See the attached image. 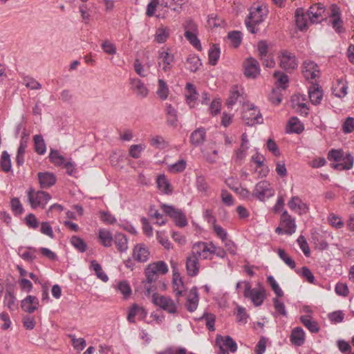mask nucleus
<instances>
[{"label": "nucleus", "mask_w": 354, "mask_h": 354, "mask_svg": "<svg viewBox=\"0 0 354 354\" xmlns=\"http://www.w3.org/2000/svg\"><path fill=\"white\" fill-rule=\"evenodd\" d=\"M328 159L334 161L333 167L337 170H348L353 167L354 157L342 149H332L328 153Z\"/></svg>", "instance_id": "f257e3e1"}, {"label": "nucleus", "mask_w": 354, "mask_h": 354, "mask_svg": "<svg viewBox=\"0 0 354 354\" xmlns=\"http://www.w3.org/2000/svg\"><path fill=\"white\" fill-rule=\"evenodd\" d=\"M266 15L267 10L266 7L258 6L252 8L250 16L245 20V25L248 31L253 34L255 33L257 30L255 26L263 21Z\"/></svg>", "instance_id": "f03ea898"}, {"label": "nucleus", "mask_w": 354, "mask_h": 354, "mask_svg": "<svg viewBox=\"0 0 354 354\" xmlns=\"http://www.w3.org/2000/svg\"><path fill=\"white\" fill-rule=\"evenodd\" d=\"M168 266L163 261H158L150 263L145 269V276L148 283L156 281L160 274H165L168 272Z\"/></svg>", "instance_id": "7ed1b4c3"}, {"label": "nucleus", "mask_w": 354, "mask_h": 354, "mask_svg": "<svg viewBox=\"0 0 354 354\" xmlns=\"http://www.w3.org/2000/svg\"><path fill=\"white\" fill-rule=\"evenodd\" d=\"M275 194V190L272 184L266 180L259 181L256 184L252 194L260 201H265L272 197Z\"/></svg>", "instance_id": "20e7f679"}, {"label": "nucleus", "mask_w": 354, "mask_h": 354, "mask_svg": "<svg viewBox=\"0 0 354 354\" xmlns=\"http://www.w3.org/2000/svg\"><path fill=\"white\" fill-rule=\"evenodd\" d=\"M245 290L243 295L245 298H250L255 306H260L266 297L263 287L252 288L250 282L244 283Z\"/></svg>", "instance_id": "39448f33"}, {"label": "nucleus", "mask_w": 354, "mask_h": 354, "mask_svg": "<svg viewBox=\"0 0 354 354\" xmlns=\"http://www.w3.org/2000/svg\"><path fill=\"white\" fill-rule=\"evenodd\" d=\"M243 120L248 126H253L263 122V117L259 109L252 104H246L244 106Z\"/></svg>", "instance_id": "423d86ee"}, {"label": "nucleus", "mask_w": 354, "mask_h": 354, "mask_svg": "<svg viewBox=\"0 0 354 354\" xmlns=\"http://www.w3.org/2000/svg\"><path fill=\"white\" fill-rule=\"evenodd\" d=\"M152 302L168 313L174 314L176 313L177 306L176 303L167 296L154 293L152 295Z\"/></svg>", "instance_id": "0eeeda50"}, {"label": "nucleus", "mask_w": 354, "mask_h": 354, "mask_svg": "<svg viewBox=\"0 0 354 354\" xmlns=\"http://www.w3.org/2000/svg\"><path fill=\"white\" fill-rule=\"evenodd\" d=\"M28 198L32 208L35 209L37 207L44 208L47 203L50 200V195L44 191L35 192L30 190L28 192Z\"/></svg>", "instance_id": "6e6552de"}, {"label": "nucleus", "mask_w": 354, "mask_h": 354, "mask_svg": "<svg viewBox=\"0 0 354 354\" xmlns=\"http://www.w3.org/2000/svg\"><path fill=\"white\" fill-rule=\"evenodd\" d=\"M158 64L164 72L170 71L174 64V55L169 49L161 48L158 51Z\"/></svg>", "instance_id": "1a4fd4ad"}, {"label": "nucleus", "mask_w": 354, "mask_h": 354, "mask_svg": "<svg viewBox=\"0 0 354 354\" xmlns=\"http://www.w3.org/2000/svg\"><path fill=\"white\" fill-rule=\"evenodd\" d=\"M279 65L286 70H294L298 66V62L294 53L288 50H282L279 54Z\"/></svg>", "instance_id": "9d476101"}, {"label": "nucleus", "mask_w": 354, "mask_h": 354, "mask_svg": "<svg viewBox=\"0 0 354 354\" xmlns=\"http://www.w3.org/2000/svg\"><path fill=\"white\" fill-rule=\"evenodd\" d=\"M211 242H197L194 244L192 253L199 259H207L212 258Z\"/></svg>", "instance_id": "9b49d317"}, {"label": "nucleus", "mask_w": 354, "mask_h": 354, "mask_svg": "<svg viewBox=\"0 0 354 354\" xmlns=\"http://www.w3.org/2000/svg\"><path fill=\"white\" fill-rule=\"evenodd\" d=\"M324 6L319 3L311 6L307 12L309 21L312 24L321 22L324 19Z\"/></svg>", "instance_id": "f8f14e48"}, {"label": "nucleus", "mask_w": 354, "mask_h": 354, "mask_svg": "<svg viewBox=\"0 0 354 354\" xmlns=\"http://www.w3.org/2000/svg\"><path fill=\"white\" fill-rule=\"evenodd\" d=\"M244 75L247 77L256 78L260 73L258 61L253 57L247 59L243 63Z\"/></svg>", "instance_id": "ddd939ff"}, {"label": "nucleus", "mask_w": 354, "mask_h": 354, "mask_svg": "<svg viewBox=\"0 0 354 354\" xmlns=\"http://www.w3.org/2000/svg\"><path fill=\"white\" fill-rule=\"evenodd\" d=\"M330 23L333 29L337 32H341L343 30V21L341 19V13L339 8L333 4L330 7Z\"/></svg>", "instance_id": "4468645a"}, {"label": "nucleus", "mask_w": 354, "mask_h": 354, "mask_svg": "<svg viewBox=\"0 0 354 354\" xmlns=\"http://www.w3.org/2000/svg\"><path fill=\"white\" fill-rule=\"evenodd\" d=\"M132 257L137 262L145 263L149 259L150 251L144 243H138L133 249Z\"/></svg>", "instance_id": "2eb2a0df"}, {"label": "nucleus", "mask_w": 354, "mask_h": 354, "mask_svg": "<svg viewBox=\"0 0 354 354\" xmlns=\"http://www.w3.org/2000/svg\"><path fill=\"white\" fill-rule=\"evenodd\" d=\"M130 89L136 95L141 99L145 98L149 94V89L145 84L138 78L130 79Z\"/></svg>", "instance_id": "dca6fc26"}, {"label": "nucleus", "mask_w": 354, "mask_h": 354, "mask_svg": "<svg viewBox=\"0 0 354 354\" xmlns=\"http://www.w3.org/2000/svg\"><path fill=\"white\" fill-rule=\"evenodd\" d=\"M304 76L307 80H316L319 75L318 66L313 61L306 60L302 66Z\"/></svg>", "instance_id": "f3484780"}, {"label": "nucleus", "mask_w": 354, "mask_h": 354, "mask_svg": "<svg viewBox=\"0 0 354 354\" xmlns=\"http://www.w3.org/2000/svg\"><path fill=\"white\" fill-rule=\"evenodd\" d=\"M280 224L283 227V232L286 234H292L296 230V224L295 218L288 213L287 211H284L280 219Z\"/></svg>", "instance_id": "a211bd4d"}, {"label": "nucleus", "mask_w": 354, "mask_h": 354, "mask_svg": "<svg viewBox=\"0 0 354 354\" xmlns=\"http://www.w3.org/2000/svg\"><path fill=\"white\" fill-rule=\"evenodd\" d=\"M252 161L256 164L255 171L259 176L266 177L269 173V168L264 164L265 157L259 153L252 156Z\"/></svg>", "instance_id": "6ab92c4d"}, {"label": "nucleus", "mask_w": 354, "mask_h": 354, "mask_svg": "<svg viewBox=\"0 0 354 354\" xmlns=\"http://www.w3.org/2000/svg\"><path fill=\"white\" fill-rule=\"evenodd\" d=\"M186 102L190 108H194L197 104L198 93L196 92L195 86L191 83H187L185 91Z\"/></svg>", "instance_id": "aec40b11"}, {"label": "nucleus", "mask_w": 354, "mask_h": 354, "mask_svg": "<svg viewBox=\"0 0 354 354\" xmlns=\"http://www.w3.org/2000/svg\"><path fill=\"white\" fill-rule=\"evenodd\" d=\"M39 306L38 299L32 295H28L21 301V307L23 310L28 313L35 312Z\"/></svg>", "instance_id": "412c9836"}, {"label": "nucleus", "mask_w": 354, "mask_h": 354, "mask_svg": "<svg viewBox=\"0 0 354 354\" xmlns=\"http://www.w3.org/2000/svg\"><path fill=\"white\" fill-rule=\"evenodd\" d=\"M288 205L289 208L295 212L302 214L308 212V206L298 196H293L288 201Z\"/></svg>", "instance_id": "4be33fe9"}, {"label": "nucleus", "mask_w": 354, "mask_h": 354, "mask_svg": "<svg viewBox=\"0 0 354 354\" xmlns=\"http://www.w3.org/2000/svg\"><path fill=\"white\" fill-rule=\"evenodd\" d=\"M38 178L40 187L43 189H47L53 186L56 182L55 176L48 171L39 172L38 174Z\"/></svg>", "instance_id": "5701e85b"}, {"label": "nucleus", "mask_w": 354, "mask_h": 354, "mask_svg": "<svg viewBox=\"0 0 354 354\" xmlns=\"http://www.w3.org/2000/svg\"><path fill=\"white\" fill-rule=\"evenodd\" d=\"M309 99L313 104L317 105L321 103L323 93L318 84H312L308 88Z\"/></svg>", "instance_id": "b1692460"}, {"label": "nucleus", "mask_w": 354, "mask_h": 354, "mask_svg": "<svg viewBox=\"0 0 354 354\" xmlns=\"http://www.w3.org/2000/svg\"><path fill=\"white\" fill-rule=\"evenodd\" d=\"M198 258L191 253L187 258L186 268L189 276H196L199 271Z\"/></svg>", "instance_id": "393cba45"}, {"label": "nucleus", "mask_w": 354, "mask_h": 354, "mask_svg": "<svg viewBox=\"0 0 354 354\" xmlns=\"http://www.w3.org/2000/svg\"><path fill=\"white\" fill-rule=\"evenodd\" d=\"M305 332L301 327H296L292 330L290 340L295 346H300L305 342Z\"/></svg>", "instance_id": "a878e982"}, {"label": "nucleus", "mask_w": 354, "mask_h": 354, "mask_svg": "<svg viewBox=\"0 0 354 354\" xmlns=\"http://www.w3.org/2000/svg\"><path fill=\"white\" fill-rule=\"evenodd\" d=\"M3 305L10 311H15L17 309V298L14 292L11 290L6 289L3 297Z\"/></svg>", "instance_id": "bb28decb"}, {"label": "nucleus", "mask_w": 354, "mask_h": 354, "mask_svg": "<svg viewBox=\"0 0 354 354\" xmlns=\"http://www.w3.org/2000/svg\"><path fill=\"white\" fill-rule=\"evenodd\" d=\"M205 159L210 163H214L218 159V151L215 142H212L202 151Z\"/></svg>", "instance_id": "cd10ccee"}, {"label": "nucleus", "mask_w": 354, "mask_h": 354, "mask_svg": "<svg viewBox=\"0 0 354 354\" xmlns=\"http://www.w3.org/2000/svg\"><path fill=\"white\" fill-rule=\"evenodd\" d=\"M147 315V312L144 308L139 306L137 304H133L131 308L127 319L131 323H135V317H137L139 319H144Z\"/></svg>", "instance_id": "c85d7f7f"}, {"label": "nucleus", "mask_w": 354, "mask_h": 354, "mask_svg": "<svg viewBox=\"0 0 354 354\" xmlns=\"http://www.w3.org/2000/svg\"><path fill=\"white\" fill-rule=\"evenodd\" d=\"M295 23L297 26L300 30H304L308 26V20L307 19L304 10L302 8H297L295 12Z\"/></svg>", "instance_id": "c756f323"}, {"label": "nucleus", "mask_w": 354, "mask_h": 354, "mask_svg": "<svg viewBox=\"0 0 354 354\" xmlns=\"http://www.w3.org/2000/svg\"><path fill=\"white\" fill-rule=\"evenodd\" d=\"M347 84L342 80H338L333 86V94L338 97H344L347 94Z\"/></svg>", "instance_id": "7c9ffc66"}, {"label": "nucleus", "mask_w": 354, "mask_h": 354, "mask_svg": "<svg viewBox=\"0 0 354 354\" xmlns=\"http://www.w3.org/2000/svg\"><path fill=\"white\" fill-rule=\"evenodd\" d=\"M169 28L162 26L157 28L154 35V41L158 44H163L169 38Z\"/></svg>", "instance_id": "2f4dec72"}, {"label": "nucleus", "mask_w": 354, "mask_h": 354, "mask_svg": "<svg viewBox=\"0 0 354 354\" xmlns=\"http://www.w3.org/2000/svg\"><path fill=\"white\" fill-rule=\"evenodd\" d=\"M157 185L159 190L164 194H171L173 191L172 187L165 175H160L157 178Z\"/></svg>", "instance_id": "473e14b6"}, {"label": "nucleus", "mask_w": 354, "mask_h": 354, "mask_svg": "<svg viewBox=\"0 0 354 354\" xmlns=\"http://www.w3.org/2000/svg\"><path fill=\"white\" fill-rule=\"evenodd\" d=\"M205 130L204 129H198L193 131L190 136V142L192 145L198 146L201 145L205 139Z\"/></svg>", "instance_id": "72a5a7b5"}, {"label": "nucleus", "mask_w": 354, "mask_h": 354, "mask_svg": "<svg viewBox=\"0 0 354 354\" xmlns=\"http://www.w3.org/2000/svg\"><path fill=\"white\" fill-rule=\"evenodd\" d=\"M198 297L196 290H191L187 297L186 307L189 312H194L198 307Z\"/></svg>", "instance_id": "f704fd0d"}, {"label": "nucleus", "mask_w": 354, "mask_h": 354, "mask_svg": "<svg viewBox=\"0 0 354 354\" xmlns=\"http://www.w3.org/2000/svg\"><path fill=\"white\" fill-rule=\"evenodd\" d=\"M114 243L120 252H125L128 249V241L124 234H116L114 237Z\"/></svg>", "instance_id": "c9c22d12"}, {"label": "nucleus", "mask_w": 354, "mask_h": 354, "mask_svg": "<svg viewBox=\"0 0 354 354\" xmlns=\"http://www.w3.org/2000/svg\"><path fill=\"white\" fill-rule=\"evenodd\" d=\"M301 322L312 333H317L319 330L318 324L309 315H302L300 317Z\"/></svg>", "instance_id": "e433bc0d"}, {"label": "nucleus", "mask_w": 354, "mask_h": 354, "mask_svg": "<svg viewBox=\"0 0 354 354\" xmlns=\"http://www.w3.org/2000/svg\"><path fill=\"white\" fill-rule=\"evenodd\" d=\"M169 93V90L167 84L162 79L158 81V87L156 94L162 100H165Z\"/></svg>", "instance_id": "4c0bfd02"}, {"label": "nucleus", "mask_w": 354, "mask_h": 354, "mask_svg": "<svg viewBox=\"0 0 354 354\" xmlns=\"http://www.w3.org/2000/svg\"><path fill=\"white\" fill-rule=\"evenodd\" d=\"M99 239L101 244L104 247L111 246L113 240L111 232L106 229L100 230Z\"/></svg>", "instance_id": "58836bf2"}, {"label": "nucleus", "mask_w": 354, "mask_h": 354, "mask_svg": "<svg viewBox=\"0 0 354 354\" xmlns=\"http://www.w3.org/2000/svg\"><path fill=\"white\" fill-rule=\"evenodd\" d=\"M275 84L278 88L285 89L288 86V77L282 72L275 71L273 75Z\"/></svg>", "instance_id": "ea45409f"}, {"label": "nucleus", "mask_w": 354, "mask_h": 354, "mask_svg": "<svg viewBox=\"0 0 354 354\" xmlns=\"http://www.w3.org/2000/svg\"><path fill=\"white\" fill-rule=\"evenodd\" d=\"M90 268L95 272L98 279H101L104 282H106L109 280L108 276L103 271L102 266L97 262V261H91Z\"/></svg>", "instance_id": "a19ab883"}, {"label": "nucleus", "mask_w": 354, "mask_h": 354, "mask_svg": "<svg viewBox=\"0 0 354 354\" xmlns=\"http://www.w3.org/2000/svg\"><path fill=\"white\" fill-rule=\"evenodd\" d=\"M288 128L290 132L299 133L304 129L303 124L295 117L291 118L288 121Z\"/></svg>", "instance_id": "79ce46f5"}, {"label": "nucleus", "mask_w": 354, "mask_h": 354, "mask_svg": "<svg viewBox=\"0 0 354 354\" xmlns=\"http://www.w3.org/2000/svg\"><path fill=\"white\" fill-rule=\"evenodd\" d=\"M165 113L167 115V122L170 125H175L177 122L176 110L170 104H166Z\"/></svg>", "instance_id": "37998d69"}, {"label": "nucleus", "mask_w": 354, "mask_h": 354, "mask_svg": "<svg viewBox=\"0 0 354 354\" xmlns=\"http://www.w3.org/2000/svg\"><path fill=\"white\" fill-rule=\"evenodd\" d=\"M196 187L199 192H201L205 195L207 194L209 187L203 176H197L196 180Z\"/></svg>", "instance_id": "c03bdc74"}, {"label": "nucleus", "mask_w": 354, "mask_h": 354, "mask_svg": "<svg viewBox=\"0 0 354 354\" xmlns=\"http://www.w3.org/2000/svg\"><path fill=\"white\" fill-rule=\"evenodd\" d=\"M35 151L37 153L43 155L46 151V146L41 136L35 135L33 138Z\"/></svg>", "instance_id": "a18cd8bd"}, {"label": "nucleus", "mask_w": 354, "mask_h": 354, "mask_svg": "<svg viewBox=\"0 0 354 354\" xmlns=\"http://www.w3.org/2000/svg\"><path fill=\"white\" fill-rule=\"evenodd\" d=\"M146 149L145 144L132 145L129 147V153L131 157L135 159L140 158L142 152Z\"/></svg>", "instance_id": "49530a36"}, {"label": "nucleus", "mask_w": 354, "mask_h": 354, "mask_svg": "<svg viewBox=\"0 0 354 354\" xmlns=\"http://www.w3.org/2000/svg\"><path fill=\"white\" fill-rule=\"evenodd\" d=\"M187 68L192 72H196L201 66V62L197 56H190L187 60Z\"/></svg>", "instance_id": "de8ad7c7"}, {"label": "nucleus", "mask_w": 354, "mask_h": 354, "mask_svg": "<svg viewBox=\"0 0 354 354\" xmlns=\"http://www.w3.org/2000/svg\"><path fill=\"white\" fill-rule=\"evenodd\" d=\"M173 289L176 296L181 295L185 290L183 281L178 274H174Z\"/></svg>", "instance_id": "09e8293b"}, {"label": "nucleus", "mask_w": 354, "mask_h": 354, "mask_svg": "<svg viewBox=\"0 0 354 354\" xmlns=\"http://www.w3.org/2000/svg\"><path fill=\"white\" fill-rule=\"evenodd\" d=\"M79 12L80 13L82 21L85 24H88L91 19V10L86 4H82L79 6Z\"/></svg>", "instance_id": "8fccbe9b"}, {"label": "nucleus", "mask_w": 354, "mask_h": 354, "mask_svg": "<svg viewBox=\"0 0 354 354\" xmlns=\"http://www.w3.org/2000/svg\"><path fill=\"white\" fill-rule=\"evenodd\" d=\"M161 208L167 215H168L170 218H172L173 221L176 219L177 216H179V214L183 212L181 209L175 208L174 206L167 205L165 204H162L161 205Z\"/></svg>", "instance_id": "3c124183"}, {"label": "nucleus", "mask_w": 354, "mask_h": 354, "mask_svg": "<svg viewBox=\"0 0 354 354\" xmlns=\"http://www.w3.org/2000/svg\"><path fill=\"white\" fill-rule=\"evenodd\" d=\"M49 159L55 166H60L64 163V156H62L57 150L50 149Z\"/></svg>", "instance_id": "603ef678"}, {"label": "nucleus", "mask_w": 354, "mask_h": 354, "mask_svg": "<svg viewBox=\"0 0 354 354\" xmlns=\"http://www.w3.org/2000/svg\"><path fill=\"white\" fill-rule=\"evenodd\" d=\"M70 242L72 244V245L80 252H84L86 250V243L84 241L83 239H82L79 236H72Z\"/></svg>", "instance_id": "864d4df0"}, {"label": "nucleus", "mask_w": 354, "mask_h": 354, "mask_svg": "<svg viewBox=\"0 0 354 354\" xmlns=\"http://www.w3.org/2000/svg\"><path fill=\"white\" fill-rule=\"evenodd\" d=\"M329 224L336 229H341L344 227V223L342 218L334 213H330L328 216Z\"/></svg>", "instance_id": "5fc2aeb1"}, {"label": "nucleus", "mask_w": 354, "mask_h": 354, "mask_svg": "<svg viewBox=\"0 0 354 354\" xmlns=\"http://www.w3.org/2000/svg\"><path fill=\"white\" fill-rule=\"evenodd\" d=\"M249 149V146L241 145L239 149L234 151L233 156L234 160L236 162H242L245 160L247 156V151Z\"/></svg>", "instance_id": "6e6d98bb"}, {"label": "nucleus", "mask_w": 354, "mask_h": 354, "mask_svg": "<svg viewBox=\"0 0 354 354\" xmlns=\"http://www.w3.org/2000/svg\"><path fill=\"white\" fill-rule=\"evenodd\" d=\"M27 147V143L24 140H21L20 142V145L17 150V153L16 156V162L19 165H23L24 162V154L26 151V149Z\"/></svg>", "instance_id": "4d7b16f0"}, {"label": "nucleus", "mask_w": 354, "mask_h": 354, "mask_svg": "<svg viewBox=\"0 0 354 354\" xmlns=\"http://www.w3.org/2000/svg\"><path fill=\"white\" fill-rule=\"evenodd\" d=\"M278 255L280 259L291 269L295 268V261L283 249L278 250Z\"/></svg>", "instance_id": "13d9d810"}, {"label": "nucleus", "mask_w": 354, "mask_h": 354, "mask_svg": "<svg viewBox=\"0 0 354 354\" xmlns=\"http://www.w3.org/2000/svg\"><path fill=\"white\" fill-rule=\"evenodd\" d=\"M187 162L185 160L181 159L174 164L168 166V170L171 173H178L184 171L186 168Z\"/></svg>", "instance_id": "bf43d9fd"}, {"label": "nucleus", "mask_w": 354, "mask_h": 354, "mask_svg": "<svg viewBox=\"0 0 354 354\" xmlns=\"http://www.w3.org/2000/svg\"><path fill=\"white\" fill-rule=\"evenodd\" d=\"M198 32L184 34L185 37L198 50H202L201 42L197 37Z\"/></svg>", "instance_id": "052dcab7"}, {"label": "nucleus", "mask_w": 354, "mask_h": 354, "mask_svg": "<svg viewBox=\"0 0 354 354\" xmlns=\"http://www.w3.org/2000/svg\"><path fill=\"white\" fill-rule=\"evenodd\" d=\"M1 166L2 169L6 172H8L10 170L11 160H10V155L6 151H3L2 155H1Z\"/></svg>", "instance_id": "680f3d73"}, {"label": "nucleus", "mask_w": 354, "mask_h": 354, "mask_svg": "<svg viewBox=\"0 0 354 354\" xmlns=\"http://www.w3.org/2000/svg\"><path fill=\"white\" fill-rule=\"evenodd\" d=\"M228 39L230 41V45L234 48H237L241 41V34L239 31H232L228 33Z\"/></svg>", "instance_id": "e2e57ef3"}, {"label": "nucleus", "mask_w": 354, "mask_h": 354, "mask_svg": "<svg viewBox=\"0 0 354 354\" xmlns=\"http://www.w3.org/2000/svg\"><path fill=\"white\" fill-rule=\"evenodd\" d=\"M124 157V154L122 151H115L113 152L110 156V162L111 164L114 166H118L120 162L123 160Z\"/></svg>", "instance_id": "0e129e2a"}, {"label": "nucleus", "mask_w": 354, "mask_h": 354, "mask_svg": "<svg viewBox=\"0 0 354 354\" xmlns=\"http://www.w3.org/2000/svg\"><path fill=\"white\" fill-rule=\"evenodd\" d=\"M220 57V49L213 46L209 50V60L212 65H215Z\"/></svg>", "instance_id": "69168bd1"}, {"label": "nucleus", "mask_w": 354, "mask_h": 354, "mask_svg": "<svg viewBox=\"0 0 354 354\" xmlns=\"http://www.w3.org/2000/svg\"><path fill=\"white\" fill-rule=\"evenodd\" d=\"M221 344L223 347L227 348L232 353L237 350L236 343L230 336L225 337V339L223 337V341H221Z\"/></svg>", "instance_id": "338daca9"}, {"label": "nucleus", "mask_w": 354, "mask_h": 354, "mask_svg": "<svg viewBox=\"0 0 354 354\" xmlns=\"http://www.w3.org/2000/svg\"><path fill=\"white\" fill-rule=\"evenodd\" d=\"M183 27L185 30V34L198 32V26L192 20L189 19L184 22Z\"/></svg>", "instance_id": "774afa93"}]
</instances>
